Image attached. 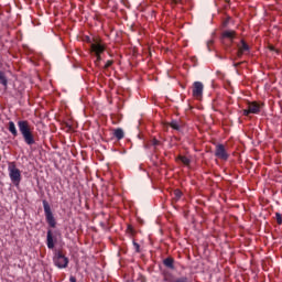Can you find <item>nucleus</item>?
<instances>
[{
	"label": "nucleus",
	"instance_id": "nucleus-21",
	"mask_svg": "<svg viewBox=\"0 0 282 282\" xmlns=\"http://www.w3.org/2000/svg\"><path fill=\"white\" fill-rule=\"evenodd\" d=\"M133 248H134L135 252L140 253V243L133 241Z\"/></svg>",
	"mask_w": 282,
	"mask_h": 282
},
{
	"label": "nucleus",
	"instance_id": "nucleus-24",
	"mask_svg": "<svg viewBox=\"0 0 282 282\" xmlns=\"http://www.w3.org/2000/svg\"><path fill=\"white\" fill-rule=\"evenodd\" d=\"M160 144H161L160 140H158V139L152 140V145L153 147H160Z\"/></svg>",
	"mask_w": 282,
	"mask_h": 282
},
{
	"label": "nucleus",
	"instance_id": "nucleus-9",
	"mask_svg": "<svg viewBox=\"0 0 282 282\" xmlns=\"http://www.w3.org/2000/svg\"><path fill=\"white\" fill-rule=\"evenodd\" d=\"M215 155L219 160H228V152H226V147L224 144L216 145Z\"/></svg>",
	"mask_w": 282,
	"mask_h": 282
},
{
	"label": "nucleus",
	"instance_id": "nucleus-13",
	"mask_svg": "<svg viewBox=\"0 0 282 282\" xmlns=\"http://www.w3.org/2000/svg\"><path fill=\"white\" fill-rule=\"evenodd\" d=\"M8 131L11 132L13 138H17V135H19V131L17 130V126L14 124V121H9Z\"/></svg>",
	"mask_w": 282,
	"mask_h": 282
},
{
	"label": "nucleus",
	"instance_id": "nucleus-8",
	"mask_svg": "<svg viewBox=\"0 0 282 282\" xmlns=\"http://www.w3.org/2000/svg\"><path fill=\"white\" fill-rule=\"evenodd\" d=\"M236 39H237V32L234 30H225L221 33V40L229 41L230 45H232Z\"/></svg>",
	"mask_w": 282,
	"mask_h": 282
},
{
	"label": "nucleus",
	"instance_id": "nucleus-18",
	"mask_svg": "<svg viewBox=\"0 0 282 282\" xmlns=\"http://www.w3.org/2000/svg\"><path fill=\"white\" fill-rule=\"evenodd\" d=\"M181 198H182V191L175 189L174 191V199L177 202Z\"/></svg>",
	"mask_w": 282,
	"mask_h": 282
},
{
	"label": "nucleus",
	"instance_id": "nucleus-14",
	"mask_svg": "<svg viewBox=\"0 0 282 282\" xmlns=\"http://www.w3.org/2000/svg\"><path fill=\"white\" fill-rule=\"evenodd\" d=\"M169 124L172 129H174V131H181L182 130V121L173 120Z\"/></svg>",
	"mask_w": 282,
	"mask_h": 282
},
{
	"label": "nucleus",
	"instance_id": "nucleus-27",
	"mask_svg": "<svg viewBox=\"0 0 282 282\" xmlns=\"http://www.w3.org/2000/svg\"><path fill=\"white\" fill-rule=\"evenodd\" d=\"M174 3H184L182 0H174Z\"/></svg>",
	"mask_w": 282,
	"mask_h": 282
},
{
	"label": "nucleus",
	"instance_id": "nucleus-11",
	"mask_svg": "<svg viewBox=\"0 0 282 282\" xmlns=\"http://www.w3.org/2000/svg\"><path fill=\"white\" fill-rule=\"evenodd\" d=\"M46 246L48 250H54V235L52 234V229L47 230Z\"/></svg>",
	"mask_w": 282,
	"mask_h": 282
},
{
	"label": "nucleus",
	"instance_id": "nucleus-3",
	"mask_svg": "<svg viewBox=\"0 0 282 282\" xmlns=\"http://www.w3.org/2000/svg\"><path fill=\"white\" fill-rule=\"evenodd\" d=\"M53 263L56 265V268L63 270L69 265V258L63 253L62 249L55 250L53 256Z\"/></svg>",
	"mask_w": 282,
	"mask_h": 282
},
{
	"label": "nucleus",
	"instance_id": "nucleus-17",
	"mask_svg": "<svg viewBox=\"0 0 282 282\" xmlns=\"http://www.w3.org/2000/svg\"><path fill=\"white\" fill-rule=\"evenodd\" d=\"M177 160H180V162H182L184 166H191V159H188L187 156L178 155Z\"/></svg>",
	"mask_w": 282,
	"mask_h": 282
},
{
	"label": "nucleus",
	"instance_id": "nucleus-6",
	"mask_svg": "<svg viewBox=\"0 0 282 282\" xmlns=\"http://www.w3.org/2000/svg\"><path fill=\"white\" fill-rule=\"evenodd\" d=\"M90 48L93 54H102V52H105V44L102 43V40L95 39L90 44Z\"/></svg>",
	"mask_w": 282,
	"mask_h": 282
},
{
	"label": "nucleus",
	"instance_id": "nucleus-10",
	"mask_svg": "<svg viewBox=\"0 0 282 282\" xmlns=\"http://www.w3.org/2000/svg\"><path fill=\"white\" fill-rule=\"evenodd\" d=\"M245 52H250V46L248 45V43H246V41L241 40V45L239 46L238 53H237L238 58H241Z\"/></svg>",
	"mask_w": 282,
	"mask_h": 282
},
{
	"label": "nucleus",
	"instance_id": "nucleus-23",
	"mask_svg": "<svg viewBox=\"0 0 282 282\" xmlns=\"http://www.w3.org/2000/svg\"><path fill=\"white\" fill-rule=\"evenodd\" d=\"M95 56H96L95 64L98 65V63H100V61H102V57L100 56V54H95Z\"/></svg>",
	"mask_w": 282,
	"mask_h": 282
},
{
	"label": "nucleus",
	"instance_id": "nucleus-19",
	"mask_svg": "<svg viewBox=\"0 0 282 282\" xmlns=\"http://www.w3.org/2000/svg\"><path fill=\"white\" fill-rule=\"evenodd\" d=\"M275 221H276V224H279V226H281V224H282V216H281L280 213L275 214Z\"/></svg>",
	"mask_w": 282,
	"mask_h": 282
},
{
	"label": "nucleus",
	"instance_id": "nucleus-1",
	"mask_svg": "<svg viewBox=\"0 0 282 282\" xmlns=\"http://www.w3.org/2000/svg\"><path fill=\"white\" fill-rule=\"evenodd\" d=\"M18 129L28 147H32V144H36V140H34V132L32 124L28 120H19Z\"/></svg>",
	"mask_w": 282,
	"mask_h": 282
},
{
	"label": "nucleus",
	"instance_id": "nucleus-25",
	"mask_svg": "<svg viewBox=\"0 0 282 282\" xmlns=\"http://www.w3.org/2000/svg\"><path fill=\"white\" fill-rule=\"evenodd\" d=\"M127 231L130 232V235H133V226L129 225Z\"/></svg>",
	"mask_w": 282,
	"mask_h": 282
},
{
	"label": "nucleus",
	"instance_id": "nucleus-20",
	"mask_svg": "<svg viewBox=\"0 0 282 282\" xmlns=\"http://www.w3.org/2000/svg\"><path fill=\"white\" fill-rule=\"evenodd\" d=\"M113 65V61L109 59L106 62L104 69H109V67H111Z\"/></svg>",
	"mask_w": 282,
	"mask_h": 282
},
{
	"label": "nucleus",
	"instance_id": "nucleus-5",
	"mask_svg": "<svg viewBox=\"0 0 282 282\" xmlns=\"http://www.w3.org/2000/svg\"><path fill=\"white\" fill-rule=\"evenodd\" d=\"M193 97L199 100L204 96V84L202 82H195L192 87Z\"/></svg>",
	"mask_w": 282,
	"mask_h": 282
},
{
	"label": "nucleus",
	"instance_id": "nucleus-16",
	"mask_svg": "<svg viewBox=\"0 0 282 282\" xmlns=\"http://www.w3.org/2000/svg\"><path fill=\"white\" fill-rule=\"evenodd\" d=\"M0 83L3 85L6 89H8V78L6 77V73L0 70Z\"/></svg>",
	"mask_w": 282,
	"mask_h": 282
},
{
	"label": "nucleus",
	"instance_id": "nucleus-2",
	"mask_svg": "<svg viewBox=\"0 0 282 282\" xmlns=\"http://www.w3.org/2000/svg\"><path fill=\"white\" fill-rule=\"evenodd\" d=\"M8 172H9V177L12 184H14L17 188H19V186H21L22 176H21V170L17 167L15 162H9Z\"/></svg>",
	"mask_w": 282,
	"mask_h": 282
},
{
	"label": "nucleus",
	"instance_id": "nucleus-15",
	"mask_svg": "<svg viewBox=\"0 0 282 282\" xmlns=\"http://www.w3.org/2000/svg\"><path fill=\"white\" fill-rule=\"evenodd\" d=\"M113 137L117 138V140H122V138H124V131L121 128L115 129Z\"/></svg>",
	"mask_w": 282,
	"mask_h": 282
},
{
	"label": "nucleus",
	"instance_id": "nucleus-4",
	"mask_svg": "<svg viewBox=\"0 0 282 282\" xmlns=\"http://www.w3.org/2000/svg\"><path fill=\"white\" fill-rule=\"evenodd\" d=\"M44 215L46 218V224H48L50 228H56V218H54V214L52 213V207L47 200H43Z\"/></svg>",
	"mask_w": 282,
	"mask_h": 282
},
{
	"label": "nucleus",
	"instance_id": "nucleus-26",
	"mask_svg": "<svg viewBox=\"0 0 282 282\" xmlns=\"http://www.w3.org/2000/svg\"><path fill=\"white\" fill-rule=\"evenodd\" d=\"M69 281H70V282H76V276H70V278H69Z\"/></svg>",
	"mask_w": 282,
	"mask_h": 282
},
{
	"label": "nucleus",
	"instance_id": "nucleus-12",
	"mask_svg": "<svg viewBox=\"0 0 282 282\" xmlns=\"http://www.w3.org/2000/svg\"><path fill=\"white\" fill-rule=\"evenodd\" d=\"M163 265H165V268H169V270H175V259L171 257L164 259Z\"/></svg>",
	"mask_w": 282,
	"mask_h": 282
},
{
	"label": "nucleus",
	"instance_id": "nucleus-7",
	"mask_svg": "<svg viewBox=\"0 0 282 282\" xmlns=\"http://www.w3.org/2000/svg\"><path fill=\"white\" fill-rule=\"evenodd\" d=\"M249 113H261V105L257 101L248 102V108L243 110V116Z\"/></svg>",
	"mask_w": 282,
	"mask_h": 282
},
{
	"label": "nucleus",
	"instance_id": "nucleus-22",
	"mask_svg": "<svg viewBox=\"0 0 282 282\" xmlns=\"http://www.w3.org/2000/svg\"><path fill=\"white\" fill-rule=\"evenodd\" d=\"M174 282H188V278L182 276V278L176 279Z\"/></svg>",
	"mask_w": 282,
	"mask_h": 282
}]
</instances>
